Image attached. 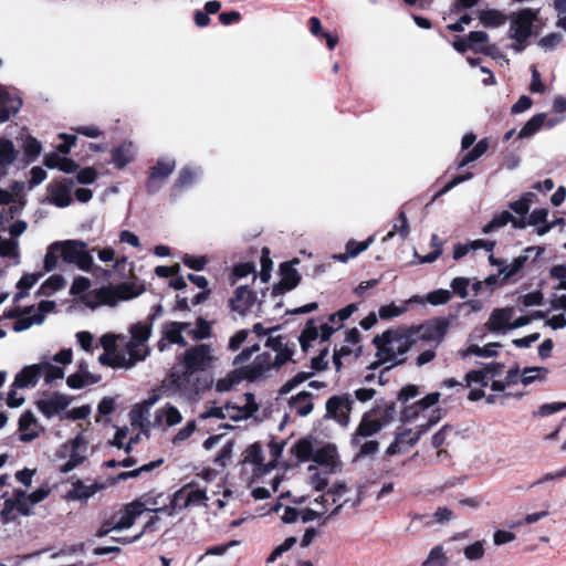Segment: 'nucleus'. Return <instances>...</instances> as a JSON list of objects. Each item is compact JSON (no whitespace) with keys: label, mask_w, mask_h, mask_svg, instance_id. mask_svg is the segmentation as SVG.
Segmentation results:
<instances>
[{"label":"nucleus","mask_w":566,"mask_h":566,"mask_svg":"<svg viewBox=\"0 0 566 566\" xmlns=\"http://www.w3.org/2000/svg\"><path fill=\"white\" fill-rule=\"evenodd\" d=\"M377 352L376 356L380 364H391V366L401 364L405 361V355L407 354L410 339L409 336L396 331L388 329L381 335L374 338Z\"/></svg>","instance_id":"obj_6"},{"label":"nucleus","mask_w":566,"mask_h":566,"mask_svg":"<svg viewBox=\"0 0 566 566\" xmlns=\"http://www.w3.org/2000/svg\"><path fill=\"white\" fill-rule=\"evenodd\" d=\"M22 106L19 96L10 94L3 87H0V123H4L15 115Z\"/></svg>","instance_id":"obj_33"},{"label":"nucleus","mask_w":566,"mask_h":566,"mask_svg":"<svg viewBox=\"0 0 566 566\" xmlns=\"http://www.w3.org/2000/svg\"><path fill=\"white\" fill-rule=\"evenodd\" d=\"M440 398L439 392H431L417 401L415 405L405 409L402 413V420L407 422H411L412 419H418L420 413H430L433 410L430 408L434 406Z\"/></svg>","instance_id":"obj_30"},{"label":"nucleus","mask_w":566,"mask_h":566,"mask_svg":"<svg viewBox=\"0 0 566 566\" xmlns=\"http://www.w3.org/2000/svg\"><path fill=\"white\" fill-rule=\"evenodd\" d=\"M394 417L395 409L392 405L387 402L377 403L363 415L358 427L352 436V446H358L360 439H366L378 433L394 420Z\"/></svg>","instance_id":"obj_7"},{"label":"nucleus","mask_w":566,"mask_h":566,"mask_svg":"<svg viewBox=\"0 0 566 566\" xmlns=\"http://www.w3.org/2000/svg\"><path fill=\"white\" fill-rule=\"evenodd\" d=\"M480 20L485 27H499L505 22V15L497 10H484L480 13Z\"/></svg>","instance_id":"obj_62"},{"label":"nucleus","mask_w":566,"mask_h":566,"mask_svg":"<svg viewBox=\"0 0 566 566\" xmlns=\"http://www.w3.org/2000/svg\"><path fill=\"white\" fill-rule=\"evenodd\" d=\"M135 157V147L132 142H123L119 146L113 148L111 163L117 168L123 169Z\"/></svg>","instance_id":"obj_36"},{"label":"nucleus","mask_w":566,"mask_h":566,"mask_svg":"<svg viewBox=\"0 0 566 566\" xmlns=\"http://www.w3.org/2000/svg\"><path fill=\"white\" fill-rule=\"evenodd\" d=\"M329 502L322 501L321 495L314 500L311 507L298 510L300 520L307 523L322 517L328 510Z\"/></svg>","instance_id":"obj_42"},{"label":"nucleus","mask_w":566,"mask_h":566,"mask_svg":"<svg viewBox=\"0 0 566 566\" xmlns=\"http://www.w3.org/2000/svg\"><path fill=\"white\" fill-rule=\"evenodd\" d=\"M234 442L231 439L226 440L219 453L213 458L212 462L221 469H224L232 459Z\"/></svg>","instance_id":"obj_60"},{"label":"nucleus","mask_w":566,"mask_h":566,"mask_svg":"<svg viewBox=\"0 0 566 566\" xmlns=\"http://www.w3.org/2000/svg\"><path fill=\"white\" fill-rule=\"evenodd\" d=\"M140 511H138L134 501L127 504L124 510L119 513V515L113 516V521L117 531L130 528L137 517H139Z\"/></svg>","instance_id":"obj_39"},{"label":"nucleus","mask_w":566,"mask_h":566,"mask_svg":"<svg viewBox=\"0 0 566 566\" xmlns=\"http://www.w3.org/2000/svg\"><path fill=\"white\" fill-rule=\"evenodd\" d=\"M548 370L545 367H526L521 371V385L526 387L535 381L546 379Z\"/></svg>","instance_id":"obj_50"},{"label":"nucleus","mask_w":566,"mask_h":566,"mask_svg":"<svg viewBox=\"0 0 566 566\" xmlns=\"http://www.w3.org/2000/svg\"><path fill=\"white\" fill-rule=\"evenodd\" d=\"M521 384V370L517 366L510 368L503 380L491 384L494 392H504L507 390H517L515 387Z\"/></svg>","instance_id":"obj_40"},{"label":"nucleus","mask_w":566,"mask_h":566,"mask_svg":"<svg viewBox=\"0 0 566 566\" xmlns=\"http://www.w3.org/2000/svg\"><path fill=\"white\" fill-rule=\"evenodd\" d=\"M145 291L143 284L124 282L117 285L103 286L83 295L82 302L94 310L102 305L116 306L122 301H128Z\"/></svg>","instance_id":"obj_4"},{"label":"nucleus","mask_w":566,"mask_h":566,"mask_svg":"<svg viewBox=\"0 0 566 566\" xmlns=\"http://www.w3.org/2000/svg\"><path fill=\"white\" fill-rule=\"evenodd\" d=\"M296 263H298V260H293L292 262L283 263L280 268V285L286 291L293 290L300 283L301 276L293 266Z\"/></svg>","instance_id":"obj_41"},{"label":"nucleus","mask_w":566,"mask_h":566,"mask_svg":"<svg viewBox=\"0 0 566 566\" xmlns=\"http://www.w3.org/2000/svg\"><path fill=\"white\" fill-rule=\"evenodd\" d=\"M61 258L60 242L55 241L48 247L44 256V271L52 272L59 268V259Z\"/></svg>","instance_id":"obj_54"},{"label":"nucleus","mask_w":566,"mask_h":566,"mask_svg":"<svg viewBox=\"0 0 566 566\" xmlns=\"http://www.w3.org/2000/svg\"><path fill=\"white\" fill-rule=\"evenodd\" d=\"M92 251L97 252L99 261L104 263L114 262V270L118 271L122 276H125V272L128 266V260L126 256L115 260V251L112 248L93 249Z\"/></svg>","instance_id":"obj_44"},{"label":"nucleus","mask_w":566,"mask_h":566,"mask_svg":"<svg viewBox=\"0 0 566 566\" xmlns=\"http://www.w3.org/2000/svg\"><path fill=\"white\" fill-rule=\"evenodd\" d=\"M13 497L17 502V511L20 515L29 516L32 514L34 504L30 502L27 492L23 490H14Z\"/></svg>","instance_id":"obj_61"},{"label":"nucleus","mask_w":566,"mask_h":566,"mask_svg":"<svg viewBox=\"0 0 566 566\" xmlns=\"http://www.w3.org/2000/svg\"><path fill=\"white\" fill-rule=\"evenodd\" d=\"M86 452L87 443L82 434H77L74 439L63 444L57 451L59 458H69L66 462L60 467V471L67 473L74 470L85 460Z\"/></svg>","instance_id":"obj_17"},{"label":"nucleus","mask_w":566,"mask_h":566,"mask_svg":"<svg viewBox=\"0 0 566 566\" xmlns=\"http://www.w3.org/2000/svg\"><path fill=\"white\" fill-rule=\"evenodd\" d=\"M356 311L357 305L352 303L344 308L331 314L328 319L319 326L316 325L314 319L308 321L300 336V343L303 350H306L310 346V343L312 340H316L317 338H319L321 342L328 340L335 332L343 327L344 321L348 319Z\"/></svg>","instance_id":"obj_5"},{"label":"nucleus","mask_w":566,"mask_h":566,"mask_svg":"<svg viewBox=\"0 0 566 566\" xmlns=\"http://www.w3.org/2000/svg\"><path fill=\"white\" fill-rule=\"evenodd\" d=\"M407 312V303L396 304L391 302L390 304L382 305L378 310V316L380 319H391L395 317H399Z\"/></svg>","instance_id":"obj_56"},{"label":"nucleus","mask_w":566,"mask_h":566,"mask_svg":"<svg viewBox=\"0 0 566 566\" xmlns=\"http://www.w3.org/2000/svg\"><path fill=\"white\" fill-rule=\"evenodd\" d=\"M64 286V277L60 274H53L42 283L39 293L45 296H50L55 292L62 290Z\"/></svg>","instance_id":"obj_55"},{"label":"nucleus","mask_w":566,"mask_h":566,"mask_svg":"<svg viewBox=\"0 0 566 566\" xmlns=\"http://www.w3.org/2000/svg\"><path fill=\"white\" fill-rule=\"evenodd\" d=\"M515 311L513 307L495 308L489 321L485 323V327L491 332L505 333L511 331V325L514 318Z\"/></svg>","instance_id":"obj_28"},{"label":"nucleus","mask_w":566,"mask_h":566,"mask_svg":"<svg viewBox=\"0 0 566 566\" xmlns=\"http://www.w3.org/2000/svg\"><path fill=\"white\" fill-rule=\"evenodd\" d=\"M61 245V259L64 263L75 264L80 270L92 272L95 266L93 256L87 250V244L81 240L59 241Z\"/></svg>","instance_id":"obj_12"},{"label":"nucleus","mask_w":566,"mask_h":566,"mask_svg":"<svg viewBox=\"0 0 566 566\" xmlns=\"http://www.w3.org/2000/svg\"><path fill=\"white\" fill-rule=\"evenodd\" d=\"M538 9L525 8L509 15L507 35L514 41L511 48L516 53H521L525 49V42L533 33V25L538 18Z\"/></svg>","instance_id":"obj_8"},{"label":"nucleus","mask_w":566,"mask_h":566,"mask_svg":"<svg viewBox=\"0 0 566 566\" xmlns=\"http://www.w3.org/2000/svg\"><path fill=\"white\" fill-rule=\"evenodd\" d=\"M265 348L266 350L258 355L251 364L237 370L239 378L259 381L292 359L293 348L284 343L282 336L270 335L265 342Z\"/></svg>","instance_id":"obj_1"},{"label":"nucleus","mask_w":566,"mask_h":566,"mask_svg":"<svg viewBox=\"0 0 566 566\" xmlns=\"http://www.w3.org/2000/svg\"><path fill=\"white\" fill-rule=\"evenodd\" d=\"M312 460L322 467V469H326L328 472H335L338 467L337 449L334 444H325L314 451Z\"/></svg>","instance_id":"obj_31"},{"label":"nucleus","mask_w":566,"mask_h":566,"mask_svg":"<svg viewBox=\"0 0 566 566\" xmlns=\"http://www.w3.org/2000/svg\"><path fill=\"white\" fill-rule=\"evenodd\" d=\"M151 332V323L138 322L129 327V339L123 342L120 356H117L116 363L120 368H132L147 358L150 354L148 340Z\"/></svg>","instance_id":"obj_3"},{"label":"nucleus","mask_w":566,"mask_h":566,"mask_svg":"<svg viewBox=\"0 0 566 566\" xmlns=\"http://www.w3.org/2000/svg\"><path fill=\"white\" fill-rule=\"evenodd\" d=\"M232 312L241 316L254 314L260 316L264 313L263 302L259 300L256 293L248 285H240L235 289L233 297L230 300Z\"/></svg>","instance_id":"obj_14"},{"label":"nucleus","mask_w":566,"mask_h":566,"mask_svg":"<svg viewBox=\"0 0 566 566\" xmlns=\"http://www.w3.org/2000/svg\"><path fill=\"white\" fill-rule=\"evenodd\" d=\"M449 325L450 321L447 317H436L413 328L412 335L423 342L434 343L438 345L444 338Z\"/></svg>","instance_id":"obj_19"},{"label":"nucleus","mask_w":566,"mask_h":566,"mask_svg":"<svg viewBox=\"0 0 566 566\" xmlns=\"http://www.w3.org/2000/svg\"><path fill=\"white\" fill-rule=\"evenodd\" d=\"M259 409L258 403L255 402L254 396L251 392H245L242 397L241 405H234L231 402L226 403L224 406H213L209 407L201 416L202 419L208 418H218L226 419L229 418L234 421L248 419L252 417Z\"/></svg>","instance_id":"obj_11"},{"label":"nucleus","mask_w":566,"mask_h":566,"mask_svg":"<svg viewBox=\"0 0 566 566\" xmlns=\"http://www.w3.org/2000/svg\"><path fill=\"white\" fill-rule=\"evenodd\" d=\"M188 327H190V323L188 322H168L164 324L161 331L163 337L158 342L159 350L164 352L170 344L187 346L184 334H186Z\"/></svg>","instance_id":"obj_23"},{"label":"nucleus","mask_w":566,"mask_h":566,"mask_svg":"<svg viewBox=\"0 0 566 566\" xmlns=\"http://www.w3.org/2000/svg\"><path fill=\"white\" fill-rule=\"evenodd\" d=\"M210 324L202 317L197 318L195 327H192L190 324V327H188L186 331V335H188L193 340L206 339L210 336Z\"/></svg>","instance_id":"obj_53"},{"label":"nucleus","mask_w":566,"mask_h":566,"mask_svg":"<svg viewBox=\"0 0 566 566\" xmlns=\"http://www.w3.org/2000/svg\"><path fill=\"white\" fill-rule=\"evenodd\" d=\"M7 493L2 495L4 499L3 507L0 511V518L3 524H9L17 520L20 515L17 511V502L14 497H6Z\"/></svg>","instance_id":"obj_57"},{"label":"nucleus","mask_w":566,"mask_h":566,"mask_svg":"<svg viewBox=\"0 0 566 566\" xmlns=\"http://www.w3.org/2000/svg\"><path fill=\"white\" fill-rule=\"evenodd\" d=\"M14 145L9 139H0V177L4 176L17 158Z\"/></svg>","instance_id":"obj_43"},{"label":"nucleus","mask_w":566,"mask_h":566,"mask_svg":"<svg viewBox=\"0 0 566 566\" xmlns=\"http://www.w3.org/2000/svg\"><path fill=\"white\" fill-rule=\"evenodd\" d=\"M470 50L475 52L491 53V46L486 45L489 35L483 31H472L468 35Z\"/></svg>","instance_id":"obj_51"},{"label":"nucleus","mask_w":566,"mask_h":566,"mask_svg":"<svg viewBox=\"0 0 566 566\" xmlns=\"http://www.w3.org/2000/svg\"><path fill=\"white\" fill-rule=\"evenodd\" d=\"M546 115L544 113L533 116L527 123L521 128L518 133L520 138H527L533 136L544 125Z\"/></svg>","instance_id":"obj_58"},{"label":"nucleus","mask_w":566,"mask_h":566,"mask_svg":"<svg viewBox=\"0 0 566 566\" xmlns=\"http://www.w3.org/2000/svg\"><path fill=\"white\" fill-rule=\"evenodd\" d=\"M124 340H126V336L123 334H104L99 338V343L104 348V353L98 357V361L105 366L120 368L116 361L118 360L117 356H120L122 348H118L116 343H123Z\"/></svg>","instance_id":"obj_22"},{"label":"nucleus","mask_w":566,"mask_h":566,"mask_svg":"<svg viewBox=\"0 0 566 566\" xmlns=\"http://www.w3.org/2000/svg\"><path fill=\"white\" fill-rule=\"evenodd\" d=\"M322 501L336 504L328 515V518L337 515L342 509L355 510L361 502L359 492H352L344 483L333 485L326 493L321 495Z\"/></svg>","instance_id":"obj_13"},{"label":"nucleus","mask_w":566,"mask_h":566,"mask_svg":"<svg viewBox=\"0 0 566 566\" xmlns=\"http://www.w3.org/2000/svg\"><path fill=\"white\" fill-rule=\"evenodd\" d=\"M41 377L40 367L38 364H33L30 366H25L20 373H18L14 377V387L19 388H31L38 384L39 378Z\"/></svg>","instance_id":"obj_37"},{"label":"nucleus","mask_w":566,"mask_h":566,"mask_svg":"<svg viewBox=\"0 0 566 566\" xmlns=\"http://www.w3.org/2000/svg\"><path fill=\"white\" fill-rule=\"evenodd\" d=\"M184 417L180 410L167 402L155 410L154 413V428L167 429L181 423Z\"/></svg>","instance_id":"obj_26"},{"label":"nucleus","mask_w":566,"mask_h":566,"mask_svg":"<svg viewBox=\"0 0 566 566\" xmlns=\"http://www.w3.org/2000/svg\"><path fill=\"white\" fill-rule=\"evenodd\" d=\"M70 403L71 399L69 396L54 392L51 396L40 399L36 402V407L45 417L51 418L65 410Z\"/></svg>","instance_id":"obj_27"},{"label":"nucleus","mask_w":566,"mask_h":566,"mask_svg":"<svg viewBox=\"0 0 566 566\" xmlns=\"http://www.w3.org/2000/svg\"><path fill=\"white\" fill-rule=\"evenodd\" d=\"M447 563V557L443 553V548L441 546L433 547L427 559L422 563V566H444Z\"/></svg>","instance_id":"obj_64"},{"label":"nucleus","mask_w":566,"mask_h":566,"mask_svg":"<svg viewBox=\"0 0 566 566\" xmlns=\"http://www.w3.org/2000/svg\"><path fill=\"white\" fill-rule=\"evenodd\" d=\"M213 349L210 345L200 344L191 347L184 354L182 363L185 371L182 374L172 373L163 384L166 388L169 381L174 385V391L190 394L193 390L195 373L208 368L213 359Z\"/></svg>","instance_id":"obj_2"},{"label":"nucleus","mask_w":566,"mask_h":566,"mask_svg":"<svg viewBox=\"0 0 566 566\" xmlns=\"http://www.w3.org/2000/svg\"><path fill=\"white\" fill-rule=\"evenodd\" d=\"M512 220V213L509 211H502L495 214L483 228V233L494 232L503 227H505Z\"/></svg>","instance_id":"obj_59"},{"label":"nucleus","mask_w":566,"mask_h":566,"mask_svg":"<svg viewBox=\"0 0 566 566\" xmlns=\"http://www.w3.org/2000/svg\"><path fill=\"white\" fill-rule=\"evenodd\" d=\"M72 358V349L65 348L56 353L51 359L40 361L38 365L44 382L49 385L62 380L65 375L63 365L71 364Z\"/></svg>","instance_id":"obj_16"},{"label":"nucleus","mask_w":566,"mask_h":566,"mask_svg":"<svg viewBox=\"0 0 566 566\" xmlns=\"http://www.w3.org/2000/svg\"><path fill=\"white\" fill-rule=\"evenodd\" d=\"M207 501L208 496L205 490L190 485L184 486L175 492L170 499L171 509L168 516H172L177 511L206 505Z\"/></svg>","instance_id":"obj_15"},{"label":"nucleus","mask_w":566,"mask_h":566,"mask_svg":"<svg viewBox=\"0 0 566 566\" xmlns=\"http://www.w3.org/2000/svg\"><path fill=\"white\" fill-rule=\"evenodd\" d=\"M504 364L499 361H491L483 365L482 368L469 371L465 377V387L470 388L468 399L478 401L485 397L484 389L503 375Z\"/></svg>","instance_id":"obj_10"},{"label":"nucleus","mask_w":566,"mask_h":566,"mask_svg":"<svg viewBox=\"0 0 566 566\" xmlns=\"http://www.w3.org/2000/svg\"><path fill=\"white\" fill-rule=\"evenodd\" d=\"M489 148V143L486 139H481L479 143L475 144V146L464 154L460 160L458 161V168L461 169L469 165L470 163L479 159L483 154L486 153Z\"/></svg>","instance_id":"obj_52"},{"label":"nucleus","mask_w":566,"mask_h":566,"mask_svg":"<svg viewBox=\"0 0 566 566\" xmlns=\"http://www.w3.org/2000/svg\"><path fill=\"white\" fill-rule=\"evenodd\" d=\"M55 306L53 301H41L38 307L28 306L21 308L20 306L11 307L2 314L0 322L3 319H15L12 329L17 333L23 332L33 325H40L45 319V314L51 312Z\"/></svg>","instance_id":"obj_9"},{"label":"nucleus","mask_w":566,"mask_h":566,"mask_svg":"<svg viewBox=\"0 0 566 566\" xmlns=\"http://www.w3.org/2000/svg\"><path fill=\"white\" fill-rule=\"evenodd\" d=\"M290 407L298 416L305 417L313 410L312 395L307 391H301L290 400Z\"/></svg>","instance_id":"obj_45"},{"label":"nucleus","mask_w":566,"mask_h":566,"mask_svg":"<svg viewBox=\"0 0 566 566\" xmlns=\"http://www.w3.org/2000/svg\"><path fill=\"white\" fill-rule=\"evenodd\" d=\"M170 499L166 496L164 493H146L142 495L139 499L135 500L134 503L137 506L140 514L144 512H166L168 514L170 506Z\"/></svg>","instance_id":"obj_24"},{"label":"nucleus","mask_w":566,"mask_h":566,"mask_svg":"<svg viewBox=\"0 0 566 566\" xmlns=\"http://www.w3.org/2000/svg\"><path fill=\"white\" fill-rule=\"evenodd\" d=\"M176 168V160L171 157L159 158L156 165L150 169L147 180L148 192H157L167 178L172 174Z\"/></svg>","instance_id":"obj_21"},{"label":"nucleus","mask_w":566,"mask_h":566,"mask_svg":"<svg viewBox=\"0 0 566 566\" xmlns=\"http://www.w3.org/2000/svg\"><path fill=\"white\" fill-rule=\"evenodd\" d=\"M200 166H186L179 171V175L172 186V190L178 193L195 186L202 177Z\"/></svg>","instance_id":"obj_29"},{"label":"nucleus","mask_w":566,"mask_h":566,"mask_svg":"<svg viewBox=\"0 0 566 566\" xmlns=\"http://www.w3.org/2000/svg\"><path fill=\"white\" fill-rule=\"evenodd\" d=\"M20 440L30 442L39 437L40 427L33 413L25 411L19 419Z\"/></svg>","instance_id":"obj_35"},{"label":"nucleus","mask_w":566,"mask_h":566,"mask_svg":"<svg viewBox=\"0 0 566 566\" xmlns=\"http://www.w3.org/2000/svg\"><path fill=\"white\" fill-rule=\"evenodd\" d=\"M419 440V434L413 433V429H406L396 434L394 442L386 450V454L395 455L410 450Z\"/></svg>","instance_id":"obj_32"},{"label":"nucleus","mask_w":566,"mask_h":566,"mask_svg":"<svg viewBox=\"0 0 566 566\" xmlns=\"http://www.w3.org/2000/svg\"><path fill=\"white\" fill-rule=\"evenodd\" d=\"M441 419L440 411H432L430 413H420L418 419H412L416 421V426L413 429L415 434H419V439L422 434H424L428 430H430L434 424H437Z\"/></svg>","instance_id":"obj_46"},{"label":"nucleus","mask_w":566,"mask_h":566,"mask_svg":"<svg viewBox=\"0 0 566 566\" xmlns=\"http://www.w3.org/2000/svg\"><path fill=\"white\" fill-rule=\"evenodd\" d=\"M130 424L142 430H147L153 427L149 420V409L143 405H136L129 412Z\"/></svg>","instance_id":"obj_47"},{"label":"nucleus","mask_w":566,"mask_h":566,"mask_svg":"<svg viewBox=\"0 0 566 566\" xmlns=\"http://www.w3.org/2000/svg\"><path fill=\"white\" fill-rule=\"evenodd\" d=\"M74 182L71 179L52 180L46 186L48 197L46 201L54 205L57 208L69 207L72 199Z\"/></svg>","instance_id":"obj_20"},{"label":"nucleus","mask_w":566,"mask_h":566,"mask_svg":"<svg viewBox=\"0 0 566 566\" xmlns=\"http://www.w3.org/2000/svg\"><path fill=\"white\" fill-rule=\"evenodd\" d=\"M526 395L525 390H507L504 392H495L486 397L489 405L500 403L504 405L507 398L521 399Z\"/></svg>","instance_id":"obj_63"},{"label":"nucleus","mask_w":566,"mask_h":566,"mask_svg":"<svg viewBox=\"0 0 566 566\" xmlns=\"http://www.w3.org/2000/svg\"><path fill=\"white\" fill-rule=\"evenodd\" d=\"M104 488L105 485L98 482L86 484L81 480H76L72 483V489L67 492L66 497L69 500L87 501Z\"/></svg>","instance_id":"obj_34"},{"label":"nucleus","mask_w":566,"mask_h":566,"mask_svg":"<svg viewBox=\"0 0 566 566\" xmlns=\"http://www.w3.org/2000/svg\"><path fill=\"white\" fill-rule=\"evenodd\" d=\"M535 252V256H539L544 252V248L541 247H527L523 254L515 258L511 263L504 262L503 266L499 269L502 275V283H507L512 277L516 276L525 266L530 253Z\"/></svg>","instance_id":"obj_25"},{"label":"nucleus","mask_w":566,"mask_h":566,"mask_svg":"<svg viewBox=\"0 0 566 566\" xmlns=\"http://www.w3.org/2000/svg\"><path fill=\"white\" fill-rule=\"evenodd\" d=\"M501 347L499 343H489L483 347L479 345L471 344L465 348H461L458 350V356L462 359H467L470 356H479V357H493L497 355V350Z\"/></svg>","instance_id":"obj_38"},{"label":"nucleus","mask_w":566,"mask_h":566,"mask_svg":"<svg viewBox=\"0 0 566 566\" xmlns=\"http://www.w3.org/2000/svg\"><path fill=\"white\" fill-rule=\"evenodd\" d=\"M410 229L408 223V218L405 211H400L398 217L392 221V230L389 231L385 238L384 242L391 240L396 234H399L402 240L407 239L409 235Z\"/></svg>","instance_id":"obj_48"},{"label":"nucleus","mask_w":566,"mask_h":566,"mask_svg":"<svg viewBox=\"0 0 566 566\" xmlns=\"http://www.w3.org/2000/svg\"><path fill=\"white\" fill-rule=\"evenodd\" d=\"M0 256L12 260L13 264H19V242L15 239H3L0 237Z\"/></svg>","instance_id":"obj_49"},{"label":"nucleus","mask_w":566,"mask_h":566,"mask_svg":"<svg viewBox=\"0 0 566 566\" xmlns=\"http://www.w3.org/2000/svg\"><path fill=\"white\" fill-rule=\"evenodd\" d=\"M354 400L348 394L336 395L326 401L325 418L333 419L342 427H347L350 420Z\"/></svg>","instance_id":"obj_18"}]
</instances>
